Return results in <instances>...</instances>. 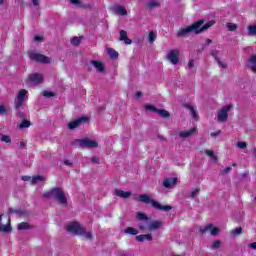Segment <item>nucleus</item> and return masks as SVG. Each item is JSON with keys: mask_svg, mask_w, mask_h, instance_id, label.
<instances>
[{"mask_svg": "<svg viewBox=\"0 0 256 256\" xmlns=\"http://www.w3.org/2000/svg\"><path fill=\"white\" fill-rule=\"evenodd\" d=\"M136 218L141 221L138 224V229L142 231V233H148V231H157L163 227V221L161 220H150L147 215L142 212H137Z\"/></svg>", "mask_w": 256, "mask_h": 256, "instance_id": "1", "label": "nucleus"}, {"mask_svg": "<svg viewBox=\"0 0 256 256\" xmlns=\"http://www.w3.org/2000/svg\"><path fill=\"white\" fill-rule=\"evenodd\" d=\"M203 23V20H199L198 22H195L186 28H182L177 32V36L186 37V35H189V33H195L196 35H199V33H203V31H207L209 27H213V25H215V21L213 20H210L205 25H203Z\"/></svg>", "mask_w": 256, "mask_h": 256, "instance_id": "2", "label": "nucleus"}, {"mask_svg": "<svg viewBox=\"0 0 256 256\" xmlns=\"http://www.w3.org/2000/svg\"><path fill=\"white\" fill-rule=\"evenodd\" d=\"M66 231L70 233V235H78L80 237H83L84 239H87L88 241H91L93 239V234L91 232H87L85 230V227L79 222H70L66 225Z\"/></svg>", "mask_w": 256, "mask_h": 256, "instance_id": "3", "label": "nucleus"}, {"mask_svg": "<svg viewBox=\"0 0 256 256\" xmlns=\"http://www.w3.org/2000/svg\"><path fill=\"white\" fill-rule=\"evenodd\" d=\"M45 199H56L60 205H67V196L61 188H53L52 190L43 194Z\"/></svg>", "mask_w": 256, "mask_h": 256, "instance_id": "4", "label": "nucleus"}, {"mask_svg": "<svg viewBox=\"0 0 256 256\" xmlns=\"http://www.w3.org/2000/svg\"><path fill=\"white\" fill-rule=\"evenodd\" d=\"M138 201H140L141 203L150 204L152 205V207H154V209H158L159 211H171V206L169 205L163 206L161 205V203L151 199V197H149V195L147 194L139 195Z\"/></svg>", "mask_w": 256, "mask_h": 256, "instance_id": "5", "label": "nucleus"}, {"mask_svg": "<svg viewBox=\"0 0 256 256\" xmlns=\"http://www.w3.org/2000/svg\"><path fill=\"white\" fill-rule=\"evenodd\" d=\"M73 145L76 147H82L83 149H95V147L99 146L97 141L89 138L77 139L73 142Z\"/></svg>", "mask_w": 256, "mask_h": 256, "instance_id": "6", "label": "nucleus"}, {"mask_svg": "<svg viewBox=\"0 0 256 256\" xmlns=\"http://www.w3.org/2000/svg\"><path fill=\"white\" fill-rule=\"evenodd\" d=\"M231 109H233V105L229 104V105L222 107L218 111L217 119H218L219 123H225V121H227V119H229V111H231Z\"/></svg>", "mask_w": 256, "mask_h": 256, "instance_id": "7", "label": "nucleus"}, {"mask_svg": "<svg viewBox=\"0 0 256 256\" xmlns=\"http://www.w3.org/2000/svg\"><path fill=\"white\" fill-rule=\"evenodd\" d=\"M26 83L29 87H34V85H39V83H43V75L39 73L31 74Z\"/></svg>", "mask_w": 256, "mask_h": 256, "instance_id": "8", "label": "nucleus"}, {"mask_svg": "<svg viewBox=\"0 0 256 256\" xmlns=\"http://www.w3.org/2000/svg\"><path fill=\"white\" fill-rule=\"evenodd\" d=\"M25 99H27V90L22 89L18 92V95L14 101V105L16 109H21V107H23V103H25Z\"/></svg>", "mask_w": 256, "mask_h": 256, "instance_id": "9", "label": "nucleus"}, {"mask_svg": "<svg viewBox=\"0 0 256 256\" xmlns=\"http://www.w3.org/2000/svg\"><path fill=\"white\" fill-rule=\"evenodd\" d=\"M29 57L32 61H36L37 63H51V58L46 57L43 54H38L35 52H30Z\"/></svg>", "mask_w": 256, "mask_h": 256, "instance_id": "10", "label": "nucleus"}, {"mask_svg": "<svg viewBox=\"0 0 256 256\" xmlns=\"http://www.w3.org/2000/svg\"><path fill=\"white\" fill-rule=\"evenodd\" d=\"M144 107L146 111H152L153 113H157L158 115H160V117H169V112L167 110L157 109L151 104H145Z\"/></svg>", "mask_w": 256, "mask_h": 256, "instance_id": "11", "label": "nucleus"}, {"mask_svg": "<svg viewBox=\"0 0 256 256\" xmlns=\"http://www.w3.org/2000/svg\"><path fill=\"white\" fill-rule=\"evenodd\" d=\"M22 181H29L31 185H39V183H42V181H45V177L43 176H22Z\"/></svg>", "mask_w": 256, "mask_h": 256, "instance_id": "12", "label": "nucleus"}, {"mask_svg": "<svg viewBox=\"0 0 256 256\" xmlns=\"http://www.w3.org/2000/svg\"><path fill=\"white\" fill-rule=\"evenodd\" d=\"M179 50H171L167 54V59L172 63V65H177L179 63Z\"/></svg>", "mask_w": 256, "mask_h": 256, "instance_id": "13", "label": "nucleus"}, {"mask_svg": "<svg viewBox=\"0 0 256 256\" xmlns=\"http://www.w3.org/2000/svg\"><path fill=\"white\" fill-rule=\"evenodd\" d=\"M200 233H211V235H219V228L214 227L213 224H208L205 227L200 228Z\"/></svg>", "mask_w": 256, "mask_h": 256, "instance_id": "14", "label": "nucleus"}, {"mask_svg": "<svg viewBox=\"0 0 256 256\" xmlns=\"http://www.w3.org/2000/svg\"><path fill=\"white\" fill-rule=\"evenodd\" d=\"M87 121H89L87 117H80L77 120L70 122L68 124V129H77L79 125H82V123H87Z\"/></svg>", "mask_w": 256, "mask_h": 256, "instance_id": "15", "label": "nucleus"}, {"mask_svg": "<svg viewBox=\"0 0 256 256\" xmlns=\"http://www.w3.org/2000/svg\"><path fill=\"white\" fill-rule=\"evenodd\" d=\"M1 219H3V216H0V231L2 233H9V231H11V218L6 216V225L1 224Z\"/></svg>", "mask_w": 256, "mask_h": 256, "instance_id": "16", "label": "nucleus"}, {"mask_svg": "<svg viewBox=\"0 0 256 256\" xmlns=\"http://www.w3.org/2000/svg\"><path fill=\"white\" fill-rule=\"evenodd\" d=\"M177 185V178H165L163 180V186L166 187V189H173Z\"/></svg>", "mask_w": 256, "mask_h": 256, "instance_id": "17", "label": "nucleus"}, {"mask_svg": "<svg viewBox=\"0 0 256 256\" xmlns=\"http://www.w3.org/2000/svg\"><path fill=\"white\" fill-rule=\"evenodd\" d=\"M197 131V128H191L187 131H181L179 132V137L182 139H187V137H191L192 135H195V132Z\"/></svg>", "mask_w": 256, "mask_h": 256, "instance_id": "18", "label": "nucleus"}, {"mask_svg": "<svg viewBox=\"0 0 256 256\" xmlns=\"http://www.w3.org/2000/svg\"><path fill=\"white\" fill-rule=\"evenodd\" d=\"M115 195L117 197H120L121 199H129V197H131V191H123V190L116 189Z\"/></svg>", "mask_w": 256, "mask_h": 256, "instance_id": "19", "label": "nucleus"}, {"mask_svg": "<svg viewBox=\"0 0 256 256\" xmlns=\"http://www.w3.org/2000/svg\"><path fill=\"white\" fill-rule=\"evenodd\" d=\"M91 64L93 65V67H95L98 73H103V71H105V65L102 64L101 61L93 60Z\"/></svg>", "mask_w": 256, "mask_h": 256, "instance_id": "20", "label": "nucleus"}, {"mask_svg": "<svg viewBox=\"0 0 256 256\" xmlns=\"http://www.w3.org/2000/svg\"><path fill=\"white\" fill-rule=\"evenodd\" d=\"M136 241L143 243V241H153V236L151 234L137 235Z\"/></svg>", "mask_w": 256, "mask_h": 256, "instance_id": "21", "label": "nucleus"}, {"mask_svg": "<svg viewBox=\"0 0 256 256\" xmlns=\"http://www.w3.org/2000/svg\"><path fill=\"white\" fill-rule=\"evenodd\" d=\"M248 66L250 67L251 71L256 73V55L255 54L250 56L248 60Z\"/></svg>", "mask_w": 256, "mask_h": 256, "instance_id": "22", "label": "nucleus"}, {"mask_svg": "<svg viewBox=\"0 0 256 256\" xmlns=\"http://www.w3.org/2000/svg\"><path fill=\"white\" fill-rule=\"evenodd\" d=\"M113 12L116 15H127V9H125V7L119 6V5L113 7Z\"/></svg>", "mask_w": 256, "mask_h": 256, "instance_id": "23", "label": "nucleus"}, {"mask_svg": "<svg viewBox=\"0 0 256 256\" xmlns=\"http://www.w3.org/2000/svg\"><path fill=\"white\" fill-rule=\"evenodd\" d=\"M120 40L124 41L126 45H131L132 43L131 39L127 38V32L124 30L120 31Z\"/></svg>", "mask_w": 256, "mask_h": 256, "instance_id": "24", "label": "nucleus"}, {"mask_svg": "<svg viewBox=\"0 0 256 256\" xmlns=\"http://www.w3.org/2000/svg\"><path fill=\"white\" fill-rule=\"evenodd\" d=\"M212 56L216 59V61H217L218 65H219V67H221L222 69H227V63L222 62L221 60H219V59L217 58V52L213 51V52H212Z\"/></svg>", "mask_w": 256, "mask_h": 256, "instance_id": "25", "label": "nucleus"}, {"mask_svg": "<svg viewBox=\"0 0 256 256\" xmlns=\"http://www.w3.org/2000/svg\"><path fill=\"white\" fill-rule=\"evenodd\" d=\"M124 233H127L128 235H139V230L133 227H128L124 230Z\"/></svg>", "mask_w": 256, "mask_h": 256, "instance_id": "26", "label": "nucleus"}, {"mask_svg": "<svg viewBox=\"0 0 256 256\" xmlns=\"http://www.w3.org/2000/svg\"><path fill=\"white\" fill-rule=\"evenodd\" d=\"M107 53H108L109 57H111V59H117V57H119V53H117V51H115L112 48H108Z\"/></svg>", "mask_w": 256, "mask_h": 256, "instance_id": "27", "label": "nucleus"}, {"mask_svg": "<svg viewBox=\"0 0 256 256\" xmlns=\"http://www.w3.org/2000/svg\"><path fill=\"white\" fill-rule=\"evenodd\" d=\"M205 155H207L208 157H210V159L212 161H217V155H215V152H213V150H205Z\"/></svg>", "mask_w": 256, "mask_h": 256, "instance_id": "28", "label": "nucleus"}, {"mask_svg": "<svg viewBox=\"0 0 256 256\" xmlns=\"http://www.w3.org/2000/svg\"><path fill=\"white\" fill-rule=\"evenodd\" d=\"M29 127H31V122L28 120H24L18 125V129H27Z\"/></svg>", "mask_w": 256, "mask_h": 256, "instance_id": "29", "label": "nucleus"}, {"mask_svg": "<svg viewBox=\"0 0 256 256\" xmlns=\"http://www.w3.org/2000/svg\"><path fill=\"white\" fill-rule=\"evenodd\" d=\"M155 39H157V33L151 31L149 34H148V42L149 43H153L155 41Z\"/></svg>", "mask_w": 256, "mask_h": 256, "instance_id": "30", "label": "nucleus"}, {"mask_svg": "<svg viewBox=\"0 0 256 256\" xmlns=\"http://www.w3.org/2000/svg\"><path fill=\"white\" fill-rule=\"evenodd\" d=\"M248 35H250V37L256 35V25L248 26Z\"/></svg>", "mask_w": 256, "mask_h": 256, "instance_id": "31", "label": "nucleus"}, {"mask_svg": "<svg viewBox=\"0 0 256 256\" xmlns=\"http://www.w3.org/2000/svg\"><path fill=\"white\" fill-rule=\"evenodd\" d=\"M0 141H2V143L11 144V136H9V135H2L0 137Z\"/></svg>", "mask_w": 256, "mask_h": 256, "instance_id": "32", "label": "nucleus"}, {"mask_svg": "<svg viewBox=\"0 0 256 256\" xmlns=\"http://www.w3.org/2000/svg\"><path fill=\"white\" fill-rule=\"evenodd\" d=\"M226 27L228 29V31H237V24L235 23H227Z\"/></svg>", "mask_w": 256, "mask_h": 256, "instance_id": "33", "label": "nucleus"}, {"mask_svg": "<svg viewBox=\"0 0 256 256\" xmlns=\"http://www.w3.org/2000/svg\"><path fill=\"white\" fill-rule=\"evenodd\" d=\"M243 233V229L241 227L235 228L231 231V235L236 237V235H241Z\"/></svg>", "mask_w": 256, "mask_h": 256, "instance_id": "34", "label": "nucleus"}, {"mask_svg": "<svg viewBox=\"0 0 256 256\" xmlns=\"http://www.w3.org/2000/svg\"><path fill=\"white\" fill-rule=\"evenodd\" d=\"M18 229L19 231H23L24 229H29V224H27V222H22L18 224Z\"/></svg>", "mask_w": 256, "mask_h": 256, "instance_id": "35", "label": "nucleus"}, {"mask_svg": "<svg viewBox=\"0 0 256 256\" xmlns=\"http://www.w3.org/2000/svg\"><path fill=\"white\" fill-rule=\"evenodd\" d=\"M159 3L157 1L151 0L150 2L147 3L148 9H153V7H157Z\"/></svg>", "mask_w": 256, "mask_h": 256, "instance_id": "36", "label": "nucleus"}, {"mask_svg": "<svg viewBox=\"0 0 256 256\" xmlns=\"http://www.w3.org/2000/svg\"><path fill=\"white\" fill-rule=\"evenodd\" d=\"M70 41H71V44H72V45L77 46V45H79V44L81 43V38H79V37H74V38H72Z\"/></svg>", "mask_w": 256, "mask_h": 256, "instance_id": "37", "label": "nucleus"}, {"mask_svg": "<svg viewBox=\"0 0 256 256\" xmlns=\"http://www.w3.org/2000/svg\"><path fill=\"white\" fill-rule=\"evenodd\" d=\"M188 109L194 119H197V111L192 106H188Z\"/></svg>", "mask_w": 256, "mask_h": 256, "instance_id": "38", "label": "nucleus"}, {"mask_svg": "<svg viewBox=\"0 0 256 256\" xmlns=\"http://www.w3.org/2000/svg\"><path fill=\"white\" fill-rule=\"evenodd\" d=\"M7 113V105L0 104V115H5Z\"/></svg>", "mask_w": 256, "mask_h": 256, "instance_id": "39", "label": "nucleus"}, {"mask_svg": "<svg viewBox=\"0 0 256 256\" xmlns=\"http://www.w3.org/2000/svg\"><path fill=\"white\" fill-rule=\"evenodd\" d=\"M197 195H199V188H195L194 190H192L190 192V197H192V198L197 197Z\"/></svg>", "mask_w": 256, "mask_h": 256, "instance_id": "40", "label": "nucleus"}, {"mask_svg": "<svg viewBox=\"0 0 256 256\" xmlns=\"http://www.w3.org/2000/svg\"><path fill=\"white\" fill-rule=\"evenodd\" d=\"M236 147H238V149H245L247 147V143L246 142H237Z\"/></svg>", "mask_w": 256, "mask_h": 256, "instance_id": "41", "label": "nucleus"}, {"mask_svg": "<svg viewBox=\"0 0 256 256\" xmlns=\"http://www.w3.org/2000/svg\"><path fill=\"white\" fill-rule=\"evenodd\" d=\"M212 246L214 249H219L221 247V241L219 240L214 241Z\"/></svg>", "mask_w": 256, "mask_h": 256, "instance_id": "42", "label": "nucleus"}, {"mask_svg": "<svg viewBox=\"0 0 256 256\" xmlns=\"http://www.w3.org/2000/svg\"><path fill=\"white\" fill-rule=\"evenodd\" d=\"M187 67L192 70L195 67V60H189Z\"/></svg>", "mask_w": 256, "mask_h": 256, "instance_id": "43", "label": "nucleus"}, {"mask_svg": "<svg viewBox=\"0 0 256 256\" xmlns=\"http://www.w3.org/2000/svg\"><path fill=\"white\" fill-rule=\"evenodd\" d=\"M44 97H54L55 94L53 92L44 91L43 92Z\"/></svg>", "mask_w": 256, "mask_h": 256, "instance_id": "44", "label": "nucleus"}, {"mask_svg": "<svg viewBox=\"0 0 256 256\" xmlns=\"http://www.w3.org/2000/svg\"><path fill=\"white\" fill-rule=\"evenodd\" d=\"M70 3L72 5H78V7H81V1L80 0H70Z\"/></svg>", "mask_w": 256, "mask_h": 256, "instance_id": "45", "label": "nucleus"}, {"mask_svg": "<svg viewBox=\"0 0 256 256\" xmlns=\"http://www.w3.org/2000/svg\"><path fill=\"white\" fill-rule=\"evenodd\" d=\"M219 135H221V130H218V131H216V132H212V133H211V136H212V137H219Z\"/></svg>", "mask_w": 256, "mask_h": 256, "instance_id": "46", "label": "nucleus"}, {"mask_svg": "<svg viewBox=\"0 0 256 256\" xmlns=\"http://www.w3.org/2000/svg\"><path fill=\"white\" fill-rule=\"evenodd\" d=\"M64 164L68 167H71V165H73V162H71V160H64Z\"/></svg>", "mask_w": 256, "mask_h": 256, "instance_id": "47", "label": "nucleus"}, {"mask_svg": "<svg viewBox=\"0 0 256 256\" xmlns=\"http://www.w3.org/2000/svg\"><path fill=\"white\" fill-rule=\"evenodd\" d=\"M34 7H39V0H32Z\"/></svg>", "mask_w": 256, "mask_h": 256, "instance_id": "48", "label": "nucleus"}, {"mask_svg": "<svg viewBox=\"0 0 256 256\" xmlns=\"http://www.w3.org/2000/svg\"><path fill=\"white\" fill-rule=\"evenodd\" d=\"M92 163H99V158L98 157H93L91 159Z\"/></svg>", "mask_w": 256, "mask_h": 256, "instance_id": "49", "label": "nucleus"}, {"mask_svg": "<svg viewBox=\"0 0 256 256\" xmlns=\"http://www.w3.org/2000/svg\"><path fill=\"white\" fill-rule=\"evenodd\" d=\"M249 247L256 251V242L249 244Z\"/></svg>", "mask_w": 256, "mask_h": 256, "instance_id": "50", "label": "nucleus"}, {"mask_svg": "<svg viewBox=\"0 0 256 256\" xmlns=\"http://www.w3.org/2000/svg\"><path fill=\"white\" fill-rule=\"evenodd\" d=\"M34 41H43V38L41 36H35Z\"/></svg>", "mask_w": 256, "mask_h": 256, "instance_id": "51", "label": "nucleus"}, {"mask_svg": "<svg viewBox=\"0 0 256 256\" xmlns=\"http://www.w3.org/2000/svg\"><path fill=\"white\" fill-rule=\"evenodd\" d=\"M141 97V92L136 93V99H139Z\"/></svg>", "mask_w": 256, "mask_h": 256, "instance_id": "52", "label": "nucleus"}, {"mask_svg": "<svg viewBox=\"0 0 256 256\" xmlns=\"http://www.w3.org/2000/svg\"><path fill=\"white\" fill-rule=\"evenodd\" d=\"M229 171H231V167H227V168L224 170L225 173H229Z\"/></svg>", "mask_w": 256, "mask_h": 256, "instance_id": "53", "label": "nucleus"}, {"mask_svg": "<svg viewBox=\"0 0 256 256\" xmlns=\"http://www.w3.org/2000/svg\"><path fill=\"white\" fill-rule=\"evenodd\" d=\"M160 141H165V139L163 138V136H158Z\"/></svg>", "mask_w": 256, "mask_h": 256, "instance_id": "54", "label": "nucleus"}, {"mask_svg": "<svg viewBox=\"0 0 256 256\" xmlns=\"http://www.w3.org/2000/svg\"><path fill=\"white\" fill-rule=\"evenodd\" d=\"M5 3V0H0V5H3Z\"/></svg>", "mask_w": 256, "mask_h": 256, "instance_id": "55", "label": "nucleus"}, {"mask_svg": "<svg viewBox=\"0 0 256 256\" xmlns=\"http://www.w3.org/2000/svg\"><path fill=\"white\" fill-rule=\"evenodd\" d=\"M206 43L207 45H209V43H211V40L210 39L206 40Z\"/></svg>", "mask_w": 256, "mask_h": 256, "instance_id": "56", "label": "nucleus"}]
</instances>
